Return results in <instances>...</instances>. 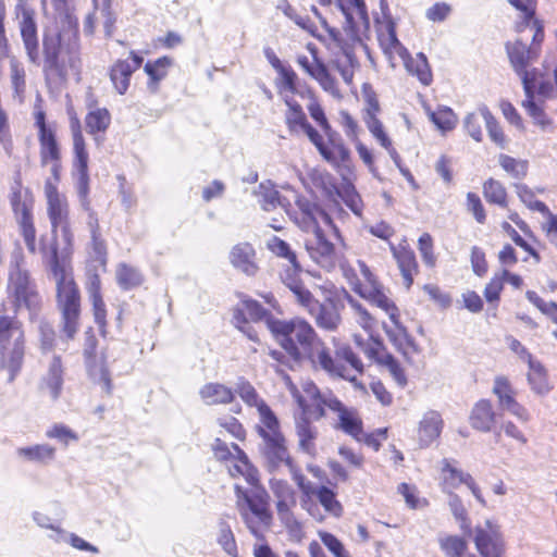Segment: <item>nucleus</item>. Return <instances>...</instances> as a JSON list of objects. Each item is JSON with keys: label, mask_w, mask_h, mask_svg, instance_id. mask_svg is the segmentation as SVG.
<instances>
[{"label": "nucleus", "mask_w": 557, "mask_h": 557, "mask_svg": "<svg viewBox=\"0 0 557 557\" xmlns=\"http://www.w3.org/2000/svg\"><path fill=\"white\" fill-rule=\"evenodd\" d=\"M471 475L458 467L455 459L444 458L440 462V485L445 493L453 492L461 484L470 482Z\"/></svg>", "instance_id": "5701e85b"}, {"label": "nucleus", "mask_w": 557, "mask_h": 557, "mask_svg": "<svg viewBox=\"0 0 557 557\" xmlns=\"http://www.w3.org/2000/svg\"><path fill=\"white\" fill-rule=\"evenodd\" d=\"M236 456L230 459L228 472L233 478L243 476L249 485L259 482L258 470L249 462L246 454L236 444H232Z\"/></svg>", "instance_id": "c756f323"}, {"label": "nucleus", "mask_w": 557, "mask_h": 557, "mask_svg": "<svg viewBox=\"0 0 557 557\" xmlns=\"http://www.w3.org/2000/svg\"><path fill=\"white\" fill-rule=\"evenodd\" d=\"M326 136L329 137V143H326L320 154L324 160L335 166L341 176L346 181L348 175L352 172L350 151L343 144L342 139L335 138V133L332 131L330 135Z\"/></svg>", "instance_id": "a211bd4d"}, {"label": "nucleus", "mask_w": 557, "mask_h": 557, "mask_svg": "<svg viewBox=\"0 0 557 557\" xmlns=\"http://www.w3.org/2000/svg\"><path fill=\"white\" fill-rule=\"evenodd\" d=\"M554 81L555 84L552 83L548 76L542 73L534 85V91H532L530 99H533L536 103L537 101L544 102L557 99V64L554 69Z\"/></svg>", "instance_id": "79ce46f5"}, {"label": "nucleus", "mask_w": 557, "mask_h": 557, "mask_svg": "<svg viewBox=\"0 0 557 557\" xmlns=\"http://www.w3.org/2000/svg\"><path fill=\"white\" fill-rule=\"evenodd\" d=\"M474 541L483 557H502L504 554L502 536L490 521H486L485 528L476 529Z\"/></svg>", "instance_id": "412c9836"}, {"label": "nucleus", "mask_w": 557, "mask_h": 557, "mask_svg": "<svg viewBox=\"0 0 557 557\" xmlns=\"http://www.w3.org/2000/svg\"><path fill=\"white\" fill-rule=\"evenodd\" d=\"M285 212L306 233L313 234L321 231V223L331 227L336 234L338 233V227L332 216L304 196L296 195L295 207L288 203Z\"/></svg>", "instance_id": "9b49d317"}, {"label": "nucleus", "mask_w": 557, "mask_h": 557, "mask_svg": "<svg viewBox=\"0 0 557 557\" xmlns=\"http://www.w3.org/2000/svg\"><path fill=\"white\" fill-rule=\"evenodd\" d=\"M230 261L235 269L246 275H255L258 271L256 250L248 243L235 245L230 252Z\"/></svg>", "instance_id": "bb28decb"}, {"label": "nucleus", "mask_w": 557, "mask_h": 557, "mask_svg": "<svg viewBox=\"0 0 557 557\" xmlns=\"http://www.w3.org/2000/svg\"><path fill=\"white\" fill-rule=\"evenodd\" d=\"M110 122L111 115L107 109L92 110L85 117L87 132L94 136L98 133H104Z\"/></svg>", "instance_id": "de8ad7c7"}, {"label": "nucleus", "mask_w": 557, "mask_h": 557, "mask_svg": "<svg viewBox=\"0 0 557 557\" xmlns=\"http://www.w3.org/2000/svg\"><path fill=\"white\" fill-rule=\"evenodd\" d=\"M380 47L388 60L391 67L393 69L397 66V60H400L404 63L410 55L408 50L401 45L397 37L393 39L391 45Z\"/></svg>", "instance_id": "338daca9"}, {"label": "nucleus", "mask_w": 557, "mask_h": 557, "mask_svg": "<svg viewBox=\"0 0 557 557\" xmlns=\"http://www.w3.org/2000/svg\"><path fill=\"white\" fill-rule=\"evenodd\" d=\"M483 194L488 202L503 208L507 207L506 188L500 182L493 178L487 180L483 185Z\"/></svg>", "instance_id": "6e6d98bb"}, {"label": "nucleus", "mask_w": 557, "mask_h": 557, "mask_svg": "<svg viewBox=\"0 0 557 557\" xmlns=\"http://www.w3.org/2000/svg\"><path fill=\"white\" fill-rule=\"evenodd\" d=\"M199 395L207 405L230 404L234 398L232 389L220 383H207Z\"/></svg>", "instance_id": "e433bc0d"}, {"label": "nucleus", "mask_w": 557, "mask_h": 557, "mask_svg": "<svg viewBox=\"0 0 557 557\" xmlns=\"http://www.w3.org/2000/svg\"><path fill=\"white\" fill-rule=\"evenodd\" d=\"M337 359L333 361L336 366L344 368L354 379L344 377L350 382H356L357 375L363 371V364L350 347L344 346L336 352Z\"/></svg>", "instance_id": "4c0bfd02"}, {"label": "nucleus", "mask_w": 557, "mask_h": 557, "mask_svg": "<svg viewBox=\"0 0 557 557\" xmlns=\"http://www.w3.org/2000/svg\"><path fill=\"white\" fill-rule=\"evenodd\" d=\"M89 297L92 302L95 321L100 326L106 324V306L100 295V281L95 275L88 285Z\"/></svg>", "instance_id": "8fccbe9b"}, {"label": "nucleus", "mask_w": 557, "mask_h": 557, "mask_svg": "<svg viewBox=\"0 0 557 557\" xmlns=\"http://www.w3.org/2000/svg\"><path fill=\"white\" fill-rule=\"evenodd\" d=\"M286 385L290 395L301 409L300 413L295 414V433L297 436L298 449L309 456H313L317 450L315 440L318 437V430L310 421V419L314 420V414L307 412V407H310L312 401L308 400L307 392H304L302 388L298 389L289 377H286Z\"/></svg>", "instance_id": "9d476101"}, {"label": "nucleus", "mask_w": 557, "mask_h": 557, "mask_svg": "<svg viewBox=\"0 0 557 557\" xmlns=\"http://www.w3.org/2000/svg\"><path fill=\"white\" fill-rule=\"evenodd\" d=\"M7 297L13 306L12 311L17 312L22 307H25L30 312V319H33L41 302L36 283L30 277L25 265L24 256L20 250L14 251L11 257Z\"/></svg>", "instance_id": "6e6552de"}, {"label": "nucleus", "mask_w": 557, "mask_h": 557, "mask_svg": "<svg viewBox=\"0 0 557 557\" xmlns=\"http://www.w3.org/2000/svg\"><path fill=\"white\" fill-rule=\"evenodd\" d=\"M235 492L237 496V504L243 520L250 532L258 539L262 537L261 525L268 527L271 522V515L267 507L258 505L249 496V493L242 486L235 485Z\"/></svg>", "instance_id": "2eb2a0df"}, {"label": "nucleus", "mask_w": 557, "mask_h": 557, "mask_svg": "<svg viewBox=\"0 0 557 557\" xmlns=\"http://www.w3.org/2000/svg\"><path fill=\"white\" fill-rule=\"evenodd\" d=\"M310 259L326 271H332L337 263V253L334 245L329 242L322 230L311 234L305 242Z\"/></svg>", "instance_id": "f3484780"}, {"label": "nucleus", "mask_w": 557, "mask_h": 557, "mask_svg": "<svg viewBox=\"0 0 557 557\" xmlns=\"http://www.w3.org/2000/svg\"><path fill=\"white\" fill-rule=\"evenodd\" d=\"M39 156L42 166L48 165L50 161H60L61 151L55 138V133L38 134Z\"/></svg>", "instance_id": "a19ab883"}, {"label": "nucleus", "mask_w": 557, "mask_h": 557, "mask_svg": "<svg viewBox=\"0 0 557 557\" xmlns=\"http://www.w3.org/2000/svg\"><path fill=\"white\" fill-rule=\"evenodd\" d=\"M42 54L47 74L64 78L69 70L77 71L81 65L77 22L69 17L66 27L46 28L42 35Z\"/></svg>", "instance_id": "7ed1b4c3"}, {"label": "nucleus", "mask_w": 557, "mask_h": 557, "mask_svg": "<svg viewBox=\"0 0 557 557\" xmlns=\"http://www.w3.org/2000/svg\"><path fill=\"white\" fill-rule=\"evenodd\" d=\"M173 60L169 57H161L156 61H148L145 64V72L149 76L148 89L157 92L159 83L164 79L172 66Z\"/></svg>", "instance_id": "c9c22d12"}, {"label": "nucleus", "mask_w": 557, "mask_h": 557, "mask_svg": "<svg viewBox=\"0 0 557 557\" xmlns=\"http://www.w3.org/2000/svg\"><path fill=\"white\" fill-rule=\"evenodd\" d=\"M270 488L276 498L277 516L282 523L290 531L300 529V524L292 511L296 506L295 492L292 486L284 480L271 479Z\"/></svg>", "instance_id": "dca6fc26"}, {"label": "nucleus", "mask_w": 557, "mask_h": 557, "mask_svg": "<svg viewBox=\"0 0 557 557\" xmlns=\"http://www.w3.org/2000/svg\"><path fill=\"white\" fill-rule=\"evenodd\" d=\"M375 29L380 46L391 45L397 37L395 22L384 9H382V14L375 17Z\"/></svg>", "instance_id": "49530a36"}, {"label": "nucleus", "mask_w": 557, "mask_h": 557, "mask_svg": "<svg viewBox=\"0 0 557 557\" xmlns=\"http://www.w3.org/2000/svg\"><path fill=\"white\" fill-rule=\"evenodd\" d=\"M116 281L123 289H131L143 283V275L138 269L121 263L116 268Z\"/></svg>", "instance_id": "864d4df0"}, {"label": "nucleus", "mask_w": 557, "mask_h": 557, "mask_svg": "<svg viewBox=\"0 0 557 557\" xmlns=\"http://www.w3.org/2000/svg\"><path fill=\"white\" fill-rule=\"evenodd\" d=\"M25 76L23 64L15 57H12L10 59L11 86L13 88L14 98H17L20 101L23 100L26 88Z\"/></svg>", "instance_id": "09e8293b"}, {"label": "nucleus", "mask_w": 557, "mask_h": 557, "mask_svg": "<svg viewBox=\"0 0 557 557\" xmlns=\"http://www.w3.org/2000/svg\"><path fill=\"white\" fill-rule=\"evenodd\" d=\"M356 344L369 359L377 360L385 364L398 385H406L407 379L403 368L391 355H382V343L379 338L371 337V342L363 344L359 337H356Z\"/></svg>", "instance_id": "6ab92c4d"}, {"label": "nucleus", "mask_w": 557, "mask_h": 557, "mask_svg": "<svg viewBox=\"0 0 557 557\" xmlns=\"http://www.w3.org/2000/svg\"><path fill=\"white\" fill-rule=\"evenodd\" d=\"M63 387V364L60 356H53L46 374L42 376L40 388L48 393L52 400L59 399Z\"/></svg>", "instance_id": "cd10ccee"}, {"label": "nucleus", "mask_w": 557, "mask_h": 557, "mask_svg": "<svg viewBox=\"0 0 557 557\" xmlns=\"http://www.w3.org/2000/svg\"><path fill=\"white\" fill-rule=\"evenodd\" d=\"M516 193L520 200L531 210L539 211L546 215L549 213L548 207L535 199L534 191L524 184H515Z\"/></svg>", "instance_id": "680f3d73"}, {"label": "nucleus", "mask_w": 557, "mask_h": 557, "mask_svg": "<svg viewBox=\"0 0 557 557\" xmlns=\"http://www.w3.org/2000/svg\"><path fill=\"white\" fill-rule=\"evenodd\" d=\"M482 114L485 119V127L487 129L491 140L494 141L499 147L504 148L506 144V137L502 127L498 125L493 114L487 109V107H482Z\"/></svg>", "instance_id": "69168bd1"}, {"label": "nucleus", "mask_w": 557, "mask_h": 557, "mask_svg": "<svg viewBox=\"0 0 557 557\" xmlns=\"http://www.w3.org/2000/svg\"><path fill=\"white\" fill-rule=\"evenodd\" d=\"M16 455L26 461L47 465L54 460L55 448L49 444H36L17 448Z\"/></svg>", "instance_id": "72a5a7b5"}, {"label": "nucleus", "mask_w": 557, "mask_h": 557, "mask_svg": "<svg viewBox=\"0 0 557 557\" xmlns=\"http://www.w3.org/2000/svg\"><path fill=\"white\" fill-rule=\"evenodd\" d=\"M302 389L307 392L308 400L312 401V405L307 407V412L313 413L315 421L332 413L334 416L332 426L335 430L360 440L363 428L357 409L346 406L331 391H320L313 382H304Z\"/></svg>", "instance_id": "20e7f679"}, {"label": "nucleus", "mask_w": 557, "mask_h": 557, "mask_svg": "<svg viewBox=\"0 0 557 557\" xmlns=\"http://www.w3.org/2000/svg\"><path fill=\"white\" fill-rule=\"evenodd\" d=\"M280 77L276 83L277 91L285 100L286 97H293L297 92V74L290 67H284L277 72Z\"/></svg>", "instance_id": "13d9d810"}, {"label": "nucleus", "mask_w": 557, "mask_h": 557, "mask_svg": "<svg viewBox=\"0 0 557 557\" xmlns=\"http://www.w3.org/2000/svg\"><path fill=\"white\" fill-rule=\"evenodd\" d=\"M507 52L509 55L510 63L515 72L520 76L525 100L522 101V106L527 113L533 119L534 123L542 128H546L552 124L549 117L545 114L544 109L530 99L532 91H534V85L542 72L536 69L529 70V65L539 55V49L535 47H528L522 41L518 40L512 45H507Z\"/></svg>", "instance_id": "39448f33"}, {"label": "nucleus", "mask_w": 557, "mask_h": 557, "mask_svg": "<svg viewBox=\"0 0 557 557\" xmlns=\"http://www.w3.org/2000/svg\"><path fill=\"white\" fill-rule=\"evenodd\" d=\"M33 2L34 0H16L14 14L28 62L39 65V38Z\"/></svg>", "instance_id": "f8f14e48"}, {"label": "nucleus", "mask_w": 557, "mask_h": 557, "mask_svg": "<svg viewBox=\"0 0 557 557\" xmlns=\"http://www.w3.org/2000/svg\"><path fill=\"white\" fill-rule=\"evenodd\" d=\"M492 392L497 397L500 409L516 399V391L505 375H497L494 379Z\"/></svg>", "instance_id": "3c124183"}, {"label": "nucleus", "mask_w": 557, "mask_h": 557, "mask_svg": "<svg viewBox=\"0 0 557 557\" xmlns=\"http://www.w3.org/2000/svg\"><path fill=\"white\" fill-rule=\"evenodd\" d=\"M144 59L135 52H131V57L126 60L116 61L110 72V78L115 90L120 95H124L129 86L132 74L137 71Z\"/></svg>", "instance_id": "4be33fe9"}, {"label": "nucleus", "mask_w": 557, "mask_h": 557, "mask_svg": "<svg viewBox=\"0 0 557 557\" xmlns=\"http://www.w3.org/2000/svg\"><path fill=\"white\" fill-rule=\"evenodd\" d=\"M257 410L260 418L258 431L262 438L283 435L276 416L267 404H260Z\"/></svg>", "instance_id": "ea45409f"}, {"label": "nucleus", "mask_w": 557, "mask_h": 557, "mask_svg": "<svg viewBox=\"0 0 557 557\" xmlns=\"http://www.w3.org/2000/svg\"><path fill=\"white\" fill-rule=\"evenodd\" d=\"M528 366L529 372L527 376L531 389L539 395H547L550 392L552 386L548 383L547 373L543 364L533 359L531 362H528Z\"/></svg>", "instance_id": "58836bf2"}, {"label": "nucleus", "mask_w": 557, "mask_h": 557, "mask_svg": "<svg viewBox=\"0 0 557 557\" xmlns=\"http://www.w3.org/2000/svg\"><path fill=\"white\" fill-rule=\"evenodd\" d=\"M336 8L344 17L343 27L350 39L368 37L370 22L363 0H337Z\"/></svg>", "instance_id": "4468645a"}, {"label": "nucleus", "mask_w": 557, "mask_h": 557, "mask_svg": "<svg viewBox=\"0 0 557 557\" xmlns=\"http://www.w3.org/2000/svg\"><path fill=\"white\" fill-rule=\"evenodd\" d=\"M438 545L446 557H463L468 547L466 540L458 535H441Z\"/></svg>", "instance_id": "603ef678"}, {"label": "nucleus", "mask_w": 557, "mask_h": 557, "mask_svg": "<svg viewBox=\"0 0 557 557\" xmlns=\"http://www.w3.org/2000/svg\"><path fill=\"white\" fill-rule=\"evenodd\" d=\"M258 203L264 211H272L277 207L286 209L288 202L281 198L280 193L275 189L271 182H263L258 185L255 190Z\"/></svg>", "instance_id": "473e14b6"}, {"label": "nucleus", "mask_w": 557, "mask_h": 557, "mask_svg": "<svg viewBox=\"0 0 557 557\" xmlns=\"http://www.w3.org/2000/svg\"><path fill=\"white\" fill-rule=\"evenodd\" d=\"M347 302L349 307L351 308L354 312V317L356 322L369 333V338L367 341H363L360 336V341L366 344L371 342V337H374L372 335V331L375 325V319L369 313V311L355 298L347 295ZM358 337V335H355V338Z\"/></svg>", "instance_id": "a18cd8bd"}, {"label": "nucleus", "mask_w": 557, "mask_h": 557, "mask_svg": "<svg viewBox=\"0 0 557 557\" xmlns=\"http://www.w3.org/2000/svg\"><path fill=\"white\" fill-rule=\"evenodd\" d=\"M84 356L89 377L94 383L100 385L108 395H111L112 382L104 357L102 355L91 356V351L88 348L84 349Z\"/></svg>", "instance_id": "b1692460"}, {"label": "nucleus", "mask_w": 557, "mask_h": 557, "mask_svg": "<svg viewBox=\"0 0 557 557\" xmlns=\"http://www.w3.org/2000/svg\"><path fill=\"white\" fill-rule=\"evenodd\" d=\"M45 196L47 213L52 227V239L49 245L42 243L41 247L46 246L49 248L55 243L59 250L66 249V251L71 252L73 235L70 230L66 197L59 193L58 187H55L51 180H46L45 182Z\"/></svg>", "instance_id": "1a4fd4ad"}, {"label": "nucleus", "mask_w": 557, "mask_h": 557, "mask_svg": "<svg viewBox=\"0 0 557 557\" xmlns=\"http://www.w3.org/2000/svg\"><path fill=\"white\" fill-rule=\"evenodd\" d=\"M357 267L364 282L361 283L357 280V282L352 283L355 292L388 314L394 324V329L384 324V330L395 345L400 346L405 342H408L407 330L399 322L398 308L385 294L382 285L376 281L366 262L357 260Z\"/></svg>", "instance_id": "0eeeda50"}, {"label": "nucleus", "mask_w": 557, "mask_h": 557, "mask_svg": "<svg viewBox=\"0 0 557 557\" xmlns=\"http://www.w3.org/2000/svg\"><path fill=\"white\" fill-rule=\"evenodd\" d=\"M284 103L287 107L285 123L292 134L297 133L308 124L306 114L301 106L293 97H286Z\"/></svg>", "instance_id": "c03bdc74"}, {"label": "nucleus", "mask_w": 557, "mask_h": 557, "mask_svg": "<svg viewBox=\"0 0 557 557\" xmlns=\"http://www.w3.org/2000/svg\"><path fill=\"white\" fill-rule=\"evenodd\" d=\"M45 264L49 268L57 286V302L62 313V332L67 339L74 338L78 330L81 296L74 281L70 251L58 249L54 243L41 249Z\"/></svg>", "instance_id": "f03ea898"}, {"label": "nucleus", "mask_w": 557, "mask_h": 557, "mask_svg": "<svg viewBox=\"0 0 557 557\" xmlns=\"http://www.w3.org/2000/svg\"><path fill=\"white\" fill-rule=\"evenodd\" d=\"M430 119L442 132L451 131L457 123V116L450 108H443L432 112Z\"/></svg>", "instance_id": "774afa93"}, {"label": "nucleus", "mask_w": 557, "mask_h": 557, "mask_svg": "<svg viewBox=\"0 0 557 557\" xmlns=\"http://www.w3.org/2000/svg\"><path fill=\"white\" fill-rule=\"evenodd\" d=\"M389 249L393 257L397 261L404 284L409 288L413 282V276L418 272V264L416 261L414 252L406 245L399 244L398 246L389 243Z\"/></svg>", "instance_id": "393cba45"}, {"label": "nucleus", "mask_w": 557, "mask_h": 557, "mask_svg": "<svg viewBox=\"0 0 557 557\" xmlns=\"http://www.w3.org/2000/svg\"><path fill=\"white\" fill-rule=\"evenodd\" d=\"M448 494V507L456 519L459 522L460 529L465 533H470L471 531V522L468 517V511L465 508L461 498L455 494L454 492H449Z\"/></svg>", "instance_id": "5fc2aeb1"}, {"label": "nucleus", "mask_w": 557, "mask_h": 557, "mask_svg": "<svg viewBox=\"0 0 557 557\" xmlns=\"http://www.w3.org/2000/svg\"><path fill=\"white\" fill-rule=\"evenodd\" d=\"M485 119L482 114V107L475 112L468 113L463 120V127L468 135L475 141L480 143L483 138L482 124Z\"/></svg>", "instance_id": "052dcab7"}, {"label": "nucleus", "mask_w": 557, "mask_h": 557, "mask_svg": "<svg viewBox=\"0 0 557 557\" xmlns=\"http://www.w3.org/2000/svg\"><path fill=\"white\" fill-rule=\"evenodd\" d=\"M263 440V455L272 468L285 463L292 468V459L286 447L284 435L267 437Z\"/></svg>", "instance_id": "c85d7f7f"}, {"label": "nucleus", "mask_w": 557, "mask_h": 557, "mask_svg": "<svg viewBox=\"0 0 557 557\" xmlns=\"http://www.w3.org/2000/svg\"><path fill=\"white\" fill-rule=\"evenodd\" d=\"M268 318L273 317L258 301L252 299L243 300L242 308H238L234 313V321L237 324H247L248 319L256 322L263 321L267 324Z\"/></svg>", "instance_id": "f704fd0d"}, {"label": "nucleus", "mask_w": 557, "mask_h": 557, "mask_svg": "<svg viewBox=\"0 0 557 557\" xmlns=\"http://www.w3.org/2000/svg\"><path fill=\"white\" fill-rule=\"evenodd\" d=\"M46 436L51 440H57L63 446H67L70 443L78 442L79 436L71 428L63 423H54L47 431Z\"/></svg>", "instance_id": "e2e57ef3"}, {"label": "nucleus", "mask_w": 557, "mask_h": 557, "mask_svg": "<svg viewBox=\"0 0 557 557\" xmlns=\"http://www.w3.org/2000/svg\"><path fill=\"white\" fill-rule=\"evenodd\" d=\"M319 499L325 511L334 517H339L343 513V507L336 499L335 493L326 486H319L313 494Z\"/></svg>", "instance_id": "4d7b16f0"}, {"label": "nucleus", "mask_w": 557, "mask_h": 557, "mask_svg": "<svg viewBox=\"0 0 557 557\" xmlns=\"http://www.w3.org/2000/svg\"><path fill=\"white\" fill-rule=\"evenodd\" d=\"M345 205L358 216H361L363 205L360 195L350 183H345L338 191Z\"/></svg>", "instance_id": "0e129e2a"}, {"label": "nucleus", "mask_w": 557, "mask_h": 557, "mask_svg": "<svg viewBox=\"0 0 557 557\" xmlns=\"http://www.w3.org/2000/svg\"><path fill=\"white\" fill-rule=\"evenodd\" d=\"M411 75L417 76V78L425 86L430 85L432 82V72L424 53L419 52L414 58L410 55L403 63Z\"/></svg>", "instance_id": "37998d69"}, {"label": "nucleus", "mask_w": 557, "mask_h": 557, "mask_svg": "<svg viewBox=\"0 0 557 557\" xmlns=\"http://www.w3.org/2000/svg\"><path fill=\"white\" fill-rule=\"evenodd\" d=\"M94 11L89 13L84 22V32L87 35H91L95 30V24L97 13L103 18V27L106 34L110 36L112 34L113 25L115 23V16L112 12V0H92Z\"/></svg>", "instance_id": "a878e982"}, {"label": "nucleus", "mask_w": 557, "mask_h": 557, "mask_svg": "<svg viewBox=\"0 0 557 557\" xmlns=\"http://www.w3.org/2000/svg\"><path fill=\"white\" fill-rule=\"evenodd\" d=\"M498 163L511 177L521 180L528 173V162L515 159L508 154H499Z\"/></svg>", "instance_id": "bf43d9fd"}, {"label": "nucleus", "mask_w": 557, "mask_h": 557, "mask_svg": "<svg viewBox=\"0 0 557 557\" xmlns=\"http://www.w3.org/2000/svg\"><path fill=\"white\" fill-rule=\"evenodd\" d=\"M267 327L276 337L283 349L296 363L308 360L331 375L354 379L344 368L335 364L313 327L302 319L282 321L267 319Z\"/></svg>", "instance_id": "f257e3e1"}, {"label": "nucleus", "mask_w": 557, "mask_h": 557, "mask_svg": "<svg viewBox=\"0 0 557 557\" xmlns=\"http://www.w3.org/2000/svg\"><path fill=\"white\" fill-rule=\"evenodd\" d=\"M496 412L488 399H480L471 410L469 421L473 429L481 432H490L495 423Z\"/></svg>", "instance_id": "2f4dec72"}, {"label": "nucleus", "mask_w": 557, "mask_h": 557, "mask_svg": "<svg viewBox=\"0 0 557 557\" xmlns=\"http://www.w3.org/2000/svg\"><path fill=\"white\" fill-rule=\"evenodd\" d=\"M25 356V332L17 312H0V369L7 372L8 383L20 373Z\"/></svg>", "instance_id": "423d86ee"}, {"label": "nucleus", "mask_w": 557, "mask_h": 557, "mask_svg": "<svg viewBox=\"0 0 557 557\" xmlns=\"http://www.w3.org/2000/svg\"><path fill=\"white\" fill-rule=\"evenodd\" d=\"M70 128L73 138L74 151V176L76 180V190L81 205L89 209V175H88V152L82 133V126L78 117L72 115L70 119Z\"/></svg>", "instance_id": "ddd939ff"}, {"label": "nucleus", "mask_w": 557, "mask_h": 557, "mask_svg": "<svg viewBox=\"0 0 557 557\" xmlns=\"http://www.w3.org/2000/svg\"><path fill=\"white\" fill-rule=\"evenodd\" d=\"M322 288L326 293L325 301L323 304L319 302L318 308H314L310 314L314 318L320 329L335 331L339 326L342 318L338 307L332 300L333 285L327 283Z\"/></svg>", "instance_id": "aec40b11"}, {"label": "nucleus", "mask_w": 557, "mask_h": 557, "mask_svg": "<svg viewBox=\"0 0 557 557\" xmlns=\"http://www.w3.org/2000/svg\"><path fill=\"white\" fill-rule=\"evenodd\" d=\"M443 420L435 410L426 411L418 428V438L421 447L431 445L442 433Z\"/></svg>", "instance_id": "7c9ffc66"}]
</instances>
